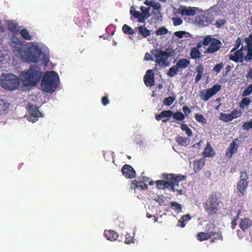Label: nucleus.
Segmentation results:
<instances>
[{"instance_id":"f257e3e1","label":"nucleus","mask_w":252,"mask_h":252,"mask_svg":"<svg viewBox=\"0 0 252 252\" xmlns=\"http://www.w3.org/2000/svg\"><path fill=\"white\" fill-rule=\"evenodd\" d=\"M48 48L42 43H35L24 49L19 58L27 63H36L39 61L47 65L49 61Z\"/></svg>"},{"instance_id":"f03ea898","label":"nucleus","mask_w":252,"mask_h":252,"mask_svg":"<svg viewBox=\"0 0 252 252\" xmlns=\"http://www.w3.org/2000/svg\"><path fill=\"white\" fill-rule=\"evenodd\" d=\"M43 71L36 64L31 65L27 70L22 71L20 75V80L25 87H34L40 82Z\"/></svg>"},{"instance_id":"7ed1b4c3","label":"nucleus","mask_w":252,"mask_h":252,"mask_svg":"<svg viewBox=\"0 0 252 252\" xmlns=\"http://www.w3.org/2000/svg\"><path fill=\"white\" fill-rule=\"evenodd\" d=\"M42 77L41 82L42 90L48 94H52L55 92L60 84L58 74L54 71H47Z\"/></svg>"},{"instance_id":"20e7f679","label":"nucleus","mask_w":252,"mask_h":252,"mask_svg":"<svg viewBox=\"0 0 252 252\" xmlns=\"http://www.w3.org/2000/svg\"><path fill=\"white\" fill-rule=\"evenodd\" d=\"M20 81V77H18L14 74L2 73L0 84L1 87L5 90H14L19 87Z\"/></svg>"},{"instance_id":"39448f33","label":"nucleus","mask_w":252,"mask_h":252,"mask_svg":"<svg viewBox=\"0 0 252 252\" xmlns=\"http://www.w3.org/2000/svg\"><path fill=\"white\" fill-rule=\"evenodd\" d=\"M220 202V199L217 195L212 194L205 203L204 206L205 211L210 215L216 214L219 210L218 206Z\"/></svg>"},{"instance_id":"423d86ee","label":"nucleus","mask_w":252,"mask_h":252,"mask_svg":"<svg viewBox=\"0 0 252 252\" xmlns=\"http://www.w3.org/2000/svg\"><path fill=\"white\" fill-rule=\"evenodd\" d=\"M27 114L26 118L29 121L35 123L38 118L42 116L38 108L33 103L29 102L27 106Z\"/></svg>"},{"instance_id":"0eeeda50","label":"nucleus","mask_w":252,"mask_h":252,"mask_svg":"<svg viewBox=\"0 0 252 252\" xmlns=\"http://www.w3.org/2000/svg\"><path fill=\"white\" fill-rule=\"evenodd\" d=\"M10 45L12 48L14 54L17 57H20L24 50L22 40L13 35L10 39Z\"/></svg>"},{"instance_id":"6e6552de","label":"nucleus","mask_w":252,"mask_h":252,"mask_svg":"<svg viewBox=\"0 0 252 252\" xmlns=\"http://www.w3.org/2000/svg\"><path fill=\"white\" fill-rule=\"evenodd\" d=\"M197 15L195 19V23L199 27H205L208 26L212 23L214 18L211 17L206 11Z\"/></svg>"},{"instance_id":"1a4fd4ad","label":"nucleus","mask_w":252,"mask_h":252,"mask_svg":"<svg viewBox=\"0 0 252 252\" xmlns=\"http://www.w3.org/2000/svg\"><path fill=\"white\" fill-rule=\"evenodd\" d=\"M151 8L150 7H145L141 6L140 7V10L141 12L139 11L135 12L134 18L137 19L138 22L139 23H144L145 20L151 16L150 13Z\"/></svg>"},{"instance_id":"9d476101","label":"nucleus","mask_w":252,"mask_h":252,"mask_svg":"<svg viewBox=\"0 0 252 252\" xmlns=\"http://www.w3.org/2000/svg\"><path fill=\"white\" fill-rule=\"evenodd\" d=\"M248 179L247 174L246 172L242 171L241 172L240 180L237 183V189L239 191V196H243L244 195L245 189L248 186V182L247 179Z\"/></svg>"},{"instance_id":"9b49d317","label":"nucleus","mask_w":252,"mask_h":252,"mask_svg":"<svg viewBox=\"0 0 252 252\" xmlns=\"http://www.w3.org/2000/svg\"><path fill=\"white\" fill-rule=\"evenodd\" d=\"M179 13L182 16H194L196 12H203V10L195 7L181 6Z\"/></svg>"},{"instance_id":"f8f14e48","label":"nucleus","mask_w":252,"mask_h":252,"mask_svg":"<svg viewBox=\"0 0 252 252\" xmlns=\"http://www.w3.org/2000/svg\"><path fill=\"white\" fill-rule=\"evenodd\" d=\"M163 178L166 180H170L171 183V190L173 191L178 190L177 187L179 186V183L181 180L179 176H174L172 174H163L162 175Z\"/></svg>"},{"instance_id":"ddd939ff","label":"nucleus","mask_w":252,"mask_h":252,"mask_svg":"<svg viewBox=\"0 0 252 252\" xmlns=\"http://www.w3.org/2000/svg\"><path fill=\"white\" fill-rule=\"evenodd\" d=\"M152 54L155 57H166V59H168L169 57L173 56L174 50L172 48H168L165 51L154 50Z\"/></svg>"},{"instance_id":"4468645a","label":"nucleus","mask_w":252,"mask_h":252,"mask_svg":"<svg viewBox=\"0 0 252 252\" xmlns=\"http://www.w3.org/2000/svg\"><path fill=\"white\" fill-rule=\"evenodd\" d=\"M221 45V42L220 40L215 38L207 48L205 53L210 54L215 53L220 50Z\"/></svg>"},{"instance_id":"2eb2a0df","label":"nucleus","mask_w":252,"mask_h":252,"mask_svg":"<svg viewBox=\"0 0 252 252\" xmlns=\"http://www.w3.org/2000/svg\"><path fill=\"white\" fill-rule=\"evenodd\" d=\"M243 46H242L241 49L236 51L233 54H230L229 55V59L235 62H240L242 63L244 60V54L243 53Z\"/></svg>"},{"instance_id":"dca6fc26","label":"nucleus","mask_w":252,"mask_h":252,"mask_svg":"<svg viewBox=\"0 0 252 252\" xmlns=\"http://www.w3.org/2000/svg\"><path fill=\"white\" fill-rule=\"evenodd\" d=\"M122 172L127 178H132L135 177L136 172L132 166L129 165H125L122 169Z\"/></svg>"},{"instance_id":"f3484780","label":"nucleus","mask_w":252,"mask_h":252,"mask_svg":"<svg viewBox=\"0 0 252 252\" xmlns=\"http://www.w3.org/2000/svg\"><path fill=\"white\" fill-rule=\"evenodd\" d=\"M143 180L139 182H137L135 180L132 181V187L137 188L140 190H143L147 189L148 186L146 183L149 181V179L145 177H143Z\"/></svg>"},{"instance_id":"a211bd4d","label":"nucleus","mask_w":252,"mask_h":252,"mask_svg":"<svg viewBox=\"0 0 252 252\" xmlns=\"http://www.w3.org/2000/svg\"><path fill=\"white\" fill-rule=\"evenodd\" d=\"M144 78L145 84L147 86H152L154 85V74L152 70H147Z\"/></svg>"},{"instance_id":"6ab92c4d","label":"nucleus","mask_w":252,"mask_h":252,"mask_svg":"<svg viewBox=\"0 0 252 252\" xmlns=\"http://www.w3.org/2000/svg\"><path fill=\"white\" fill-rule=\"evenodd\" d=\"M252 226V221L248 219L245 218L241 220L240 227L244 231L251 228Z\"/></svg>"},{"instance_id":"aec40b11","label":"nucleus","mask_w":252,"mask_h":252,"mask_svg":"<svg viewBox=\"0 0 252 252\" xmlns=\"http://www.w3.org/2000/svg\"><path fill=\"white\" fill-rule=\"evenodd\" d=\"M104 235L108 240L115 241L118 237V234L113 230H105Z\"/></svg>"},{"instance_id":"412c9836","label":"nucleus","mask_w":252,"mask_h":252,"mask_svg":"<svg viewBox=\"0 0 252 252\" xmlns=\"http://www.w3.org/2000/svg\"><path fill=\"white\" fill-rule=\"evenodd\" d=\"M205 161L203 158L195 161L193 163V169L195 173L199 172L204 165Z\"/></svg>"},{"instance_id":"4be33fe9","label":"nucleus","mask_w":252,"mask_h":252,"mask_svg":"<svg viewBox=\"0 0 252 252\" xmlns=\"http://www.w3.org/2000/svg\"><path fill=\"white\" fill-rule=\"evenodd\" d=\"M7 26L9 30L13 32H17L19 31L20 28L17 22L13 20L8 21Z\"/></svg>"},{"instance_id":"5701e85b","label":"nucleus","mask_w":252,"mask_h":252,"mask_svg":"<svg viewBox=\"0 0 252 252\" xmlns=\"http://www.w3.org/2000/svg\"><path fill=\"white\" fill-rule=\"evenodd\" d=\"M214 94L209 89L202 91L200 93V97L205 101H208Z\"/></svg>"},{"instance_id":"b1692460","label":"nucleus","mask_w":252,"mask_h":252,"mask_svg":"<svg viewBox=\"0 0 252 252\" xmlns=\"http://www.w3.org/2000/svg\"><path fill=\"white\" fill-rule=\"evenodd\" d=\"M203 155L204 157H212L214 156L215 152L209 143H207L203 152Z\"/></svg>"},{"instance_id":"393cba45","label":"nucleus","mask_w":252,"mask_h":252,"mask_svg":"<svg viewBox=\"0 0 252 252\" xmlns=\"http://www.w3.org/2000/svg\"><path fill=\"white\" fill-rule=\"evenodd\" d=\"M191 217L189 215L187 214L183 215L178 220V226H180L182 227H184L186 224L187 222L190 220Z\"/></svg>"},{"instance_id":"a878e982","label":"nucleus","mask_w":252,"mask_h":252,"mask_svg":"<svg viewBox=\"0 0 252 252\" xmlns=\"http://www.w3.org/2000/svg\"><path fill=\"white\" fill-rule=\"evenodd\" d=\"M153 14L152 20L154 23H158L162 21V17L160 11H153Z\"/></svg>"},{"instance_id":"bb28decb","label":"nucleus","mask_w":252,"mask_h":252,"mask_svg":"<svg viewBox=\"0 0 252 252\" xmlns=\"http://www.w3.org/2000/svg\"><path fill=\"white\" fill-rule=\"evenodd\" d=\"M240 143V142L238 139H235L229 146L228 149L235 153L237 151Z\"/></svg>"},{"instance_id":"cd10ccee","label":"nucleus","mask_w":252,"mask_h":252,"mask_svg":"<svg viewBox=\"0 0 252 252\" xmlns=\"http://www.w3.org/2000/svg\"><path fill=\"white\" fill-rule=\"evenodd\" d=\"M189 60L186 59H182L178 61L176 65L178 68H185L189 64Z\"/></svg>"},{"instance_id":"c85d7f7f","label":"nucleus","mask_w":252,"mask_h":252,"mask_svg":"<svg viewBox=\"0 0 252 252\" xmlns=\"http://www.w3.org/2000/svg\"><path fill=\"white\" fill-rule=\"evenodd\" d=\"M156 62L160 66L164 65L168 66L169 65V63L168 62V59L166 57H156Z\"/></svg>"},{"instance_id":"c756f323","label":"nucleus","mask_w":252,"mask_h":252,"mask_svg":"<svg viewBox=\"0 0 252 252\" xmlns=\"http://www.w3.org/2000/svg\"><path fill=\"white\" fill-rule=\"evenodd\" d=\"M245 49H247V53L244 57V60L248 62L252 60V46L251 45L250 46L246 45Z\"/></svg>"},{"instance_id":"7c9ffc66","label":"nucleus","mask_w":252,"mask_h":252,"mask_svg":"<svg viewBox=\"0 0 252 252\" xmlns=\"http://www.w3.org/2000/svg\"><path fill=\"white\" fill-rule=\"evenodd\" d=\"M139 32L144 37H147L150 35L151 31L144 26H141L138 27Z\"/></svg>"},{"instance_id":"2f4dec72","label":"nucleus","mask_w":252,"mask_h":252,"mask_svg":"<svg viewBox=\"0 0 252 252\" xmlns=\"http://www.w3.org/2000/svg\"><path fill=\"white\" fill-rule=\"evenodd\" d=\"M176 141L179 145L187 146L189 142V140L186 137L178 136L176 138Z\"/></svg>"},{"instance_id":"473e14b6","label":"nucleus","mask_w":252,"mask_h":252,"mask_svg":"<svg viewBox=\"0 0 252 252\" xmlns=\"http://www.w3.org/2000/svg\"><path fill=\"white\" fill-rule=\"evenodd\" d=\"M212 237L211 232L209 233L200 232L197 235V239L200 241L207 240Z\"/></svg>"},{"instance_id":"72a5a7b5","label":"nucleus","mask_w":252,"mask_h":252,"mask_svg":"<svg viewBox=\"0 0 252 252\" xmlns=\"http://www.w3.org/2000/svg\"><path fill=\"white\" fill-rule=\"evenodd\" d=\"M220 119L223 122H228L233 120V118L231 117L230 114H225L221 113L220 114Z\"/></svg>"},{"instance_id":"f704fd0d","label":"nucleus","mask_w":252,"mask_h":252,"mask_svg":"<svg viewBox=\"0 0 252 252\" xmlns=\"http://www.w3.org/2000/svg\"><path fill=\"white\" fill-rule=\"evenodd\" d=\"M251 102V99L248 97H244L242 98L240 102V107L242 109H244L245 107L248 106Z\"/></svg>"},{"instance_id":"c9c22d12","label":"nucleus","mask_w":252,"mask_h":252,"mask_svg":"<svg viewBox=\"0 0 252 252\" xmlns=\"http://www.w3.org/2000/svg\"><path fill=\"white\" fill-rule=\"evenodd\" d=\"M190 55L192 59H196L200 58V53L197 48H193L191 50Z\"/></svg>"},{"instance_id":"e433bc0d","label":"nucleus","mask_w":252,"mask_h":252,"mask_svg":"<svg viewBox=\"0 0 252 252\" xmlns=\"http://www.w3.org/2000/svg\"><path fill=\"white\" fill-rule=\"evenodd\" d=\"M178 69L179 68L176 65L172 66L169 69L167 73V75L169 77H173L177 73Z\"/></svg>"},{"instance_id":"4c0bfd02","label":"nucleus","mask_w":252,"mask_h":252,"mask_svg":"<svg viewBox=\"0 0 252 252\" xmlns=\"http://www.w3.org/2000/svg\"><path fill=\"white\" fill-rule=\"evenodd\" d=\"M123 32L127 34L133 35L134 33V30L129 26L125 24L122 28Z\"/></svg>"},{"instance_id":"58836bf2","label":"nucleus","mask_w":252,"mask_h":252,"mask_svg":"<svg viewBox=\"0 0 252 252\" xmlns=\"http://www.w3.org/2000/svg\"><path fill=\"white\" fill-rule=\"evenodd\" d=\"M174 35L179 38H182L184 35H186L187 37H191V35L189 33L185 31L176 32H174Z\"/></svg>"},{"instance_id":"ea45409f","label":"nucleus","mask_w":252,"mask_h":252,"mask_svg":"<svg viewBox=\"0 0 252 252\" xmlns=\"http://www.w3.org/2000/svg\"><path fill=\"white\" fill-rule=\"evenodd\" d=\"M175 100V96H168L165 98L163 100V103L166 106L171 105Z\"/></svg>"},{"instance_id":"a19ab883","label":"nucleus","mask_w":252,"mask_h":252,"mask_svg":"<svg viewBox=\"0 0 252 252\" xmlns=\"http://www.w3.org/2000/svg\"><path fill=\"white\" fill-rule=\"evenodd\" d=\"M20 34L22 37L26 40H30L32 39L31 36L30 35L29 31L27 29H22L20 32Z\"/></svg>"},{"instance_id":"79ce46f5","label":"nucleus","mask_w":252,"mask_h":252,"mask_svg":"<svg viewBox=\"0 0 252 252\" xmlns=\"http://www.w3.org/2000/svg\"><path fill=\"white\" fill-rule=\"evenodd\" d=\"M173 117L174 119L178 121H183L185 119V115L181 112H177L173 113Z\"/></svg>"},{"instance_id":"37998d69","label":"nucleus","mask_w":252,"mask_h":252,"mask_svg":"<svg viewBox=\"0 0 252 252\" xmlns=\"http://www.w3.org/2000/svg\"><path fill=\"white\" fill-rule=\"evenodd\" d=\"M171 207L173 210L176 211L177 213H179L182 211L181 205L175 202H172L171 203Z\"/></svg>"},{"instance_id":"c03bdc74","label":"nucleus","mask_w":252,"mask_h":252,"mask_svg":"<svg viewBox=\"0 0 252 252\" xmlns=\"http://www.w3.org/2000/svg\"><path fill=\"white\" fill-rule=\"evenodd\" d=\"M168 32V31L165 27H162L157 30L155 32V33L157 35H163L166 34Z\"/></svg>"},{"instance_id":"a18cd8bd","label":"nucleus","mask_w":252,"mask_h":252,"mask_svg":"<svg viewBox=\"0 0 252 252\" xmlns=\"http://www.w3.org/2000/svg\"><path fill=\"white\" fill-rule=\"evenodd\" d=\"M181 128L183 131H185L186 134L189 136H191L192 135V131L187 125L185 124H182L181 126Z\"/></svg>"},{"instance_id":"49530a36","label":"nucleus","mask_w":252,"mask_h":252,"mask_svg":"<svg viewBox=\"0 0 252 252\" xmlns=\"http://www.w3.org/2000/svg\"><path fill=\"white\" fill-rule=\"evenodd\" d=\"M215 39V38H213L211 35H207L204 38L202 44L205 46L208 45L209 44H210Z\"/></svg>"},{"instance_id":"de8ad7c7","label":"nucleus","mask_w":252,"mask_h":252,"mask_svg":"<svg viewBox=\"0 0 252 252\" xmlns=\"http://www.w3.org/2000/svg\"><path fill=\"white\" fill-rule=\"evenodd\" d=\"M224 65L223 63H220L217 64L215 65L213 69V71L215 72L217 74H218L221 71V69L223 68Z\"/></svg>"},{"instance_id":"09e8293b","label":"nucleus","mask_w":252,"mask_h":252,"mask_svg":"<svg viewBox=\"0 0 252 252\" xmlns=\"http://www.w3.org/2000/svg\"><path fill=\"white\" fill-rule=\"evenodd\" d=\"M195 119L197 122H198L199 123H202L203 124H206L207 123L206 119L201 114H195Z\"/></svg>"},{"instance_id":"8fccbe9b","label":"nucleus","mask_w":252,"mask_h":252,"mask_svg":"<svg viewBox=\"0 0 252 252\" xmlns=\"http://www.w3.org/2000/svg\"><path fill=\"white\" fill-rule=\"evenodd\" d=\"M252 93V84L249 85L245 90L242 94L243 96H246L251 94Z\"/></svg>"},{"instance_id":"3c124183","label":"nucleus","mask_w":252,"mask_h":252,"mask_svg":"<svg viewBox=\"0 0 252 252\" xmlns=\"http://www.w3.org/2000/svg\"><path fill=\"white\" fill-rule=\"evenodd\" d=\"M173 115V112L171 110H164L161 112V116L163 118L170 117Z\"/></svg>"},{"instance_id":"603ef678","label":"nucleus","mask_w":252,"mask_h":252,"mask_svg":"<svg viewBox=\"0 0 252 252\" xmlns=\"http://www.w3.org/2000/svg\"><path fill=\"white\" fill-rule=\"evenodd\" d=\"M226 23V21L224 19H218L215 25L216 27L220 28L222 26H223Z\"/></svg>"},{"instance_id":"864d4df0","label":"nucleus","mask_w":252,"mask_h":252,"mask_svg":"<svg viewBox=\"0 0 252 252\" xmlns=\"http://www.w3.org/2000/svg\"><path fill=\"white\" fill-rule=\"evenodd\" d=\"M221 89V86L218 84H216L213 86L212 88L209 89L211 90L212 93L214 95L217 94Z\"/></svg>"},{"instance_id":"5fc2aeb1","label":"nucleus","mask_w":252,"mask_h":252,"mask_svg":"<svg viewBox=\"0 0 252 252\" xmlns=\"http://www.w3.org/2000/svg\"><path fill=\"white\" fill-rule=\"evenodd\" d=\"M243 129L249 130L252 128V118L250 121L245 123L242 126Z\"/></svg>"},{"instance_id":"6e6d98bb","label":"nucleus","mask_w":252,"mask_h":252,"mask_svg":"<svg viewBox=\"0 0 252 252\" xmlns=\"http://www.w3.org/2000/svg\"><path fill=\"white\" fill-rule=\"evenodd\" d=\"M231 117L233 118V120L234 119L237 118L238 117L240 116L242 114V113L240 110H234L231 113H230Z\"/></svg>"},{"instance_id":"4d7b16f0","label":"nucleus","mask_w":252,"mask_h":252,"mask_svg":"<svg viewBox=\"0 0 252 252\" xmlns=\"http://www.w3.org/2000/svg\"><path fill=\"white\" fill-rule=\"evenodd\" d=\"M173 22V25L175 26H177L181 25L183 23V21L181 18L173 17L172 18Z\"/></svg>"},{"instance_id":"13d9d810","label":"nucleus","mask_w":252,"mask_h":252,"mask_svg":"<svg viewBox=\"0 0 252 252\" xmlns=\"http://www.w3.org/2000/svg\"><path fill=\"white\" fill-rule=\"evenodd\" d=\"M211 234H212V237H213L214 239H220L221 240H222V236L221 235V234L220 232H213L212 233L211 232Z\"/></svg>"},{"instance_id":"bf43d9fd","label":"nucleus","mask_w":252,"mask_h":252,"mask_svg":"<svg viewBox=\"0 0 252 252\" xmlns=\"http://www.w3.org/2000/svg\"><path fill=\"white\" fill-rule=\"evenodd\" d=\"M152 7L153 8L154 11H159V10L161 8V5L159 2L155 1L152 5Z\"/></svg>"},{"instance_id":"052dcab7","label":"nucleus","mask_w":252,"mask_h":252,"mask_svg":"<svg viewBox=\"0 0 252 252\" xmlns=\"http://www.w3.org/2000/svg\"><path fill=\"white\" fill-rule=\"evenodd\" d=\"M135 141L136 144H139L140 146L144 145V142L142 141V136L140 135H138L136 136V139Z\"/></svg>"},{"instance_id":"680f3d73","label":"nucleus","mask_w":252,"mask_h":252,"mask_svg":"<svg viewBox=\"0 0 252 252\" xmlns=\"http://www.w3.org/2000/svg\"><path fill=\"white\" fill-rule=\"evenodd\" d=\"M245 41L247 44V45L250 46V45L252 46V33H251L248 37H246L245 38Z\"/></svg>"},{"instance_id":"e2e57ef3","label":"nucleus","mask_w":252,"mask_h":252,"mask_svg":"<svg viewBox=\"0 0 252 252\" xmlns=\"http://www.w3.org/2000/svg\"><path fill=\"white\" fill-rule=\"evenodd\" d=\"M163 189L167 188L171 189V183L170 180H167V181H164Z\"/></svg>"},{"instance_id":"0e129e2a","label":"nucleus","mask_w":252,"mask_h":252,"mask_svg":"<svg viewBox=\"0 0 252 252\" xmlns=\"http://www.w3.org/2000/svg\"><path fill=\"white\" fill-rule=\"evenodd\" d=\"M133 237L128 235V236H126V240H125V243L129 244L132 243H133Z\"/></svg>"},{"instance_id":"69168bd1","label":"nucleus","mask_w":252,"mask_h":252,"mask_svg":"<svg viewBox=\"0 0 252 252\" xmlns=\"http://www.w3.org/2000/svg\"><path fill=\"white\" fill-rule=\"evenodd\" d=\"M164 180H158L156 185L158 189H163Z\"/></svg>"},{"instance_id":"338daca9","label":"nucleus","mask_w":252,"mask_h":252,"mask_svg":"<svg viewBox=\"0 0 252 252\" xmlns=\"http://www.w3.org/2000/svg\"><path fill=\"white\" fill-rule=\"evenodd\" d=\"M196 71L197 74H203V67L202 65H198L196 68Z\"/></svg>"},{"instance_id":"774afa93","label":"nucleus","mask_w":252,"mask_h":252,"mask_svg":"<svg viewBox=\"0 0 252 252\" xmlns=\"http://www.w3.org/2000/svg\"><path fill=\"white\" fill-rule=\"evenodd\" d=\"M183 111L184 112V113H185V114L186 115H189V114L191 112V111L190 110L189 108V107L187 106H184L183 107Z\"/></svg>"}]
</instances>
